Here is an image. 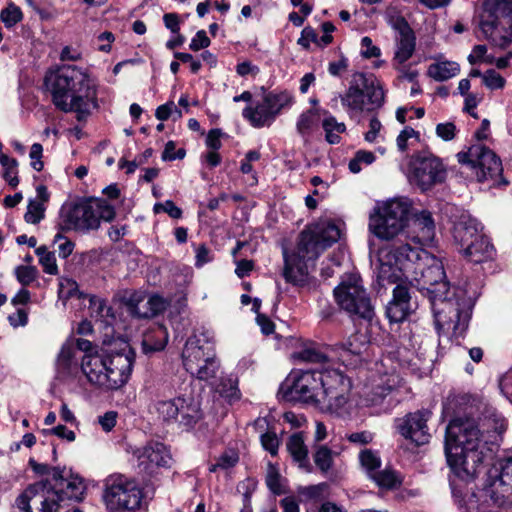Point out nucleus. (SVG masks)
I'll return each mask as SVG.
<instances>
[{"mask_svg": "<svg viewBox=\"0 0 512 512\" xmlns=\"http://www.w3.org/2000/svg\"><path fill=\"white\" fill-rule=\"evenodd\" d=\"M350 380L337 369L294 370L280 386L286 401H298L343 416L348 412Z\"/></svg>", "mask_w": 512, "mask_h": 512, "instance_id": "f257e3e1", "label": "nucleus"}, {"mask_svg": "<svg viewBox=\"0 0 512 512\" xmlns=\"http://www.w3.org/2000/svg\"><path fill=\"white\" fill-rule=\"evenodd\" d=\"M445 454L452 472L469 481L479 472L486 453L482 434L472 420L454 419L446 428Z\"/></svg>", "mask_w": 512, "mask_h": 512, "instance_id": "f03ea898", "label": "nucleus"}, {"mask_svg": "<svg viewBox=\"0 0 512 512\" xmlns=\"http://www.w3.org/2000/svg\"><path fill=\"white\" fill-rule=\"evenodd\" d=\"M54 484L43 480L31 484L17 499L16 505L24 512H57L66 501H81L85 485L78 476L65 475V469L51 467Z\"/></svg>", "mask_w": 512, "mask_h": 512, "instance_id": "7ed1b4c3", "label": "nucleus"}, {"mask_svg": "<svg viewBox=\"0 0 512 512\" xmlns=\"http://www.w3.org/2000/svg\"><path fill=\"white\" fill-rule=\"evenodd\" d=\"M90 79L86 72L74 65H63L45 76V85L52 94L54 105L64 111H75L79 121L90 114V107H96L93 98L85 100L77 95L89 90Z\"/></svg>", "mask_w": 512, "mask_h": 512, "instance_id": "20e7f679", "label": "nucleus"}, {"mask_svg": "<svg viewBox=\"0 0 512 512\" xmlns=\"http://www.w3.org/2000/svg\"><path fill=\"white\" fill-rule=\"evenodd\" d=\"M98 358L102 366L98 372V386L111 391L125 386L135 361V353L128 342L120 337L108 338L107 332L98 351Z\"/></svg>", "mask_w": 512, "mask_h": 512, "instance_id": "39448f33", "label": "nucleus"}, {"mask_svg": "<svg viewBox=\"0 0 512 512\" xmlns=\"http://www.w3.org/2000/svg\"><path fill=\"white\" fill-rule=\"evenodd\" d=\"M429 301L439 333L452 332L455 336H461L466 331L472 303L464 290L449 287L447 292L433 295Z\"/></svg>", "mask_w": 512, "mask_h": 512, "instance_id": "423d86ee", "label": "nucleus"}, {"mask_svg": "<svg viewBox=\"0 0 512 512\" xmlns=\"http://www.w3.org/2000/svg\"><path fill=\"white\" fill-rule=\"evenodd\" d=\"M425 250L419 247H411L409 244L383 248L378 254V282L393 284L405 281L414 276L416 269H420L422 261L427 257Z\"/></svg>", "mask_w": 512, "mask_h": 512, "instance_id": "0eeeda50", "label": "nucleus"}, {"mask_svg": "<svg viewBox=\"0 0 512 512\" xmlns=\"http://www.w3.org/2000/svg\"><path fill=\"white\" fill-rule=\"evenodd\" d=\"M340 99L347 114L355 117L363 112L380 109L385 102V90L374 74L355 72Z\"/></svg>", "mask_w": 512, "mask_h": 512, "instance_id": "6e6552de", "label": "nucleus"}, {"mask_svg": "<svg viewBox=\"0 0 512 512\" xmlns=\"http://www.w3.org/2000/svg\"><path fill=\"white\" fill-rule=\"evenodd\" d=\"M479 27L494 46L508 47L512 42V0H485Z\"/></svg>", "mask_w": 512, "mask_h": 512, "instance_id": "1a4fd4ad", "label": "nucleus"}, {"mask_svg": "<svg viewBox=\"0 0 512 512\" xmlns=\"http://www.w3.org/2000/svg\"><path fill=\"white\" fill-rule=\"evenodd\" d=\"M411 203L407 198H394L377 204L369 217V230L381 240L395 238L406 226Z\"/></svg>", "mask_w": 512, "mask_h": 512, "instance_id": "9d476101", "label": "nucleus"}, {"mask_svg": "<svg viewBox=\"0 0 512 512\" xmlns=\"http://www.w3.org/2000/svg\"><path fill=\"white\" fill-rule=\"evenodd\" d=\"M483 227L477 219L462 216L454 225L453 237L464 256L473 263L494 259L496 250L489 238L482 233Z\"/></svg>", "mask_w": 512, "mask_h": 512, "instance_id": "9b49d317", "label": "nucleus"}, {"mask_svg": "<svg viewBox=\"0 0 512 512\" xmlns=\"http://www.w3.org/2000/svg\"><path fill=\"white\" fill-rule=\"evenodd\" d=\"M143 491L135 480L112 475L105 481L103 501L109 512H135L141 508Z\"/></svg>", "mask_w": 512, "mask_h": 512, "instance_id": "f8f14e48", "label": "nucleus"}, {"mask_svg": "<svg viewBox=\"0 0 512 512\" xmlns=\"http://www.w3.org/2000/svg\"><path fill=\"white\" fill-rule=\"evenodd\" d=\"M334 296L338 305L348 313L368 320L373 317L374 308L360 276L356 274L345 276L334 289Z\"/></svg>", "mask_w": 512, "mask_h": 512, "instance_id": "ddd939ff", "label": "nucleus"}, {"mask_svg": "<svg viewBox=\"0 0 512 512\" xmlns=\"http://www.w3.org/2000/svg\"><path fill=\"white\" fill-rule=\"evenodd\" d=\"M96 199L80 197L62 205L59 214L58 228L61 231L86 232L96 227Z\"/></svg>", "mask_w": 512, "mask_h": 512, "instance_id": "4468645a", "label": "nucleus"}, {"mask_svg": "<svg viewBox=\"0 0 512 512\" xmlns=\"http://www.w3.org/2000/svg\"><path fill=\"white\" fill-rule=\"evenodd\" d=\"M446 170L441 160L428 152L413 155L409 162V182L421 191H427L436 184L442 183Z\"/></svg>", "mask_w": 512, "mask_h": 512, "instance_id": "2eb2a0df", "label": "nucleus"}, {"mask_svg": "<svg viewBox=\"0 0 512 512\" xmlns=\"http://www.w3.org/2000/svg\"><path fill=\"white\" fill-rule=\"evenodd\" d=\"M340 229L331 221H319L303 230L299 235V250L304 256L317 258L325 249L337 242Z\"/></svg>", "mask_w": 512, "mask_h": 512, "instance_id": "dca6fc26", "label": "nucleus"}, {"mask_svg": "<svg viewBox=\"0 0 512 512\" xmlns=\"http://www.w3.org/2000/svg\"><path fill=\"white\" fill-rule=\"evenodd\" d=\"M415 272L408 283L425 292L428 299H431L433 295L447 292L450 287L442 263L429 253L422 261L421 268L416 269Z\"/></svg>", "mask_w": 512, "mask_h": 512, "instance_id": "f3484780", "label": "nucleus"}, {"mask_svg": "<svg viewBox=\"0 0 512 512\" xmlns=\"http://www.w3.org/2000/svg\"><path fill=\"white\" fill-rule=\"evenodd\" d=\"M293 97L288 92L268 93L263 101L256 106H247L243 109V117L253 127L260 128L270 126L279 112L292 103Z\"/></svg>", "mask_w": 512, "mask_h": 512, "instance_id": "a211bd4d", "label": "nucleus"}, {"mask_svg": "<svg viewBox=\"0 0 512 512\" xmlns=\"http://www.w3.org/2000/svg\"><path fill=\"white\" fill-rule=\"evenodd\" d=\"M458 162L477 169L479 181L494 178L501 174L502 163L499 157L482 144L472 145L467 152L457 154Z\"/></svg>", "mask_w": 512, "mask_h": 512, "instance_id": "6ab92c4d", "label": "nucleus"}, {"mask_svg": "<svg viewBox=\"0 0 512 512\" xmlns=\"http://www.w3.org/2000/svg\"><path fill=\"white\" fill-rule=\"evenodd\" d=\"M431 413L428 410H420L408 413L395 420V427L399 434L416 445H424L429 442L430 433L427 421Z\"/></svg>", "mask_w": 512, "mask_h": 512, "instance_id": "aec40b11", "label": "nucleus"}, {"mask_svg": "<svg viewBox=\"0 0 512 512\" xmlns=\"http://www.w3.org/2000/svg\"><path fill=\"white\" fill-rule=\"evenodd\" d=\"M481 497H489L497 507L512 503V458L502 463L498 477L484 489Z\"/></svg>", "mask_w": 512, "mask_h": 512, "instance_id": "412c9836", "label": "nucleus"}, {"mask_svg": "<svg viewBox=\"0 0 512 512\" xmlns=\"http://www.w3.org/2000/svg\"><path fill=\"white\" fill-rule=\"evenodd\" d=\"M283 259V277L285 281L297 287L309 285L310 275L306 262L316 258H309L300 253L299 244L297 243L296 249L291 253L286 248H283Z\"/></svg>", "mask_w": 512, "mask_h": 512, "instance_id": "4be33fe9", "label": "nucleus"}, {"mask_svg": "<svg viewBox=\"0 0 512 512\" xmlns=\"http://www.w3.org/2000/svg\"><path fill=\"white\" fill-rule=\"evenodd\" d=\"M135 455L138 467L141 471L152 474L157 468L166 467L171 460L167 447L160 442H150L146 446L137 449Z\"/></svg>", "mask_w": 512, "mask_h": 512, "instance_id": "5701e85b", "label": "nucleus"}, {"mask_svg": "<svg viewBox=\"0 0 512 512\" xmlns=\"http://www.w3.org/2000/svg\"><path fill=\"white\" fill-rule=\"evenodd\" d=\"M391 26L398 32L394 61L402 65L412 57L415 51L416 37L404 17L397 16L393 18Z\"/></svg>", "mask_w": 512, "mask_h": 512, "instance_id": "b1692460", "label": "nucleus"}, {"mask_svg": "<svg viewBox=\"0 0 512 512\" xmlns=\"http://www.w3.org/2000/svg\"><path fill=\"white\" fill-rule=\"evenodd\" d=\"M215 350L213 343L206 333L193 334L190 336L182 352L184 368L191 373L197 368V364L203 362L207 356V351Z\"/></svg>", "mask_w": 512, "mask_h": 512, "instance_id": "393cba45", "label": "nucleus"}, {"mask_svg": "<svg viewBox=\"0 0 512 512\" xmlns=\"http://www.w3.org/2000/svg\"><path fill=\"white\" fill-rule=\"evenodd\" d=\"M411 296L405 285L398 284L393 289V297L386 307V315L390 322L399 323L411 313Z\"/></svg>", "mask_w": 512, "mask_h": 512, "instance_id": "a878e982", "label": "nucleus"}, {"mask_svg": "<svg viewBox=\"0 0 512 512\" xmlns=\"http://www.w3.org/2000/svg\"><path fill=\"white\" fill-rule=\"evenodd\" d=\"M412 239L420 245L430 244L435 237V223L428 211L415 213L412 219Z\"/></svg>", "mask_w": 512, "mask_h": 512, "instance_id": "bb28decb", "label": "nucleus"}, {"mask_svg": "<svg viewBox=\"0 0 512 512\" xmlns=\"http://www.w3.org/2000/svg\"><path fill=\"white\" fill-rule=\"evenodd\" d=\"M128 306L132 315L149 318L164 310L165 303L158 296H152L145 302L141 295L134 293L128 301Z\"/></svg>", "mask_w": 512, "mask_h": 512, "instance_id": "cd10ccee", "label": "nucleus"}, {"mask_svg": "<svg viewBox=\"0 0 512 512\" xmlns=\"http://www.w3.org/2000/svg\"><path fill=\"white\" fill-rule=\"evenodd\" d=\"M177 406L178 411L176 422L186 428L193 427L202 418L200 404L191 396L177 397Z\"/></svg>", "mask_w": 512, "mask_h": 512, "instance_id": "c85d7f7f", "label": "nucleus"}, {"mask_svg": "<svg viewBox=\"0 0 512 512\" xmlns=\"http://www.w3.org/2000/svg\"><path fill=\"white\" fill-rule=\"evenodd\" d=\"M287 450L294 462L297 463L298 467L303 471L310 473L312 472V465L308 458V449L305 445L303 436L301 433H295L291 435L286 443Z\"/></svg>", "mask_w": 512, "mask_h": 512, "instance_id": "c756f323", "label": "nucleus"}, {"mask_svg": "<svg viewBox=\"0 0 512 512\" xmlns=\"http://www.w3.org/2000/svg\"><path fill=\"white\" fill-rule=\"evenodd\" d=\"M76 347L79 351L84 353L81 361V371L89 382L94 383V378L96 377V348L91 341L84 338H78L76 340Z\"/></svg>", "mask_w": 512, "mask_h": 512, "instance_id": "7c9ffc66", "label": "nucleus"}, {"mask_svg": "<svg viewBox=\"0 0 512 512\" xmlns=\"http://www.w3.org/2000/svg\"><path fill=\"white\" fill-rule=\"evenodd\" d=\"M396 385V378H388L375 384L371 389L365 391L363 402L366 406L381 405L385 398L393 391Z\"/></svg>", "mask_w": 512, "mask_h": 512, "instance_id": "2f4dec72", "label": "nucleus"}, {"mask_svg": "<svg viewBox=\"0 0 512 512\" xmlns=\"http://www.w3.org/2000/svg\"><path fill=\"white\" fill-rule=\"evenodd\" d=\"M168 341L167 330L162 325H154L142 340V347L145 353L163 350Z\"/></svg>", "mask_w": 512, "mask_h": 512, "instance_id": "473e14b6", "label": "nucleus"}, {"mask_svg": "<svg viewBox=\"0 0 512 512\" xmlns=\"http://www.w3.org/2000/svg\"><path fill=\"white\" fill-rule=\"evenodd\" d=\"M177 411V397L169 400H157L150 408V412L155 414L157 419L164 423L176 422Z\"/></svg>", "mask_w": 512, "mask_h": 512, "instance_id": "72a5a7b5", "label": "nucleus"}, {"mask_svg": "<svg viewBox=\"0 0 512 512\" xmlns=\"http://www.w3.org/2000/svg\"><path fill=\"white\" fill-rule=\"evenodd\" d=\"M459 71L458 63L452 61L437 62L428 67V75L436 81H446L456 76Z\"/></svg>", "mask_w": 512, "mask_h": 512, "instance_id": "f704fd0d", "label": "nucleus"}, {"mask_svg": "<svg viewBox=\"0 0 512 512\" xmlns=\"http://www.w3.org/2000/svg\"><path fill=\"white\" fill-rule=\"evenodd\" d=\"M375 484L386 490L396 489L402 484L401 476L394 470L385 468L383 470H377L369 477Z\"/></svg>", "mask_w": 512, "mask_h": 512, "instance_id": "c9c22d12", "label": "nucleus"}, {"mask_svg": "<svg viewBox=\"0 0 512 512\" xmlns=\"http://www.w3.org/2000/svg\"><path fill=\"white\" fill-rule=\"evenodd\" d=\"M74 345L73 340H67L61 347L56 361V369L60 377H65L70 373L74 358Z\"/></svg>", "mask_w": 512, "mask_h": 512, "instance_id": "e433bc0d", "label": "nucleus"}, {"mask_svg": "<svg viewBox=\"0 0 512 512\" xmlns=\"http://www.w3.org/2000/svg\"><path fill=\"white\" fill-rule=\"evenodd\" d=\"M59 298L63 300H70L76 298L77 300H88L90 305L93 304L94 296L84 294L79 291L77 283L72 279H62L59 283Z\"/></svg>", "mask_w": 512, "mask_h": 512, "instance_id": "4c0bfd02", "label": "nucleus"}, {"mask_svg": "<svg viewBox=\"0 0 512 512\" xmlns=\"http://www.w3.org/2000/svg\"><path fill=\"white\" fill-rule=\"evenodd\" d=\"M335 455L337 453L327 445H318L313 452V461L323 474H327L333 467Z\"/></svg>", "mask_w": 512, "mask_h": 512, "instance_id": "58836bf2", "label": "nucleus"}, {"mask_svg": "<svg viewBox=\"0 0 512 512\" xmlns=\"http://www.w3.org/2000/svg\"><path fill=\"white\" fill-rule=\"evenodd\" d=\"M323 129L326 133V140L330 144H338L341 140L340 134L346 129L344 123H339L335 117H328L323 121Z\"/></svg>", "mask_w": 512, "mask_h": 512, "instance_id": "ea45409f", "label": "nucleus"}, {"mask_svg": "<svg viewBox=\"0 0 512 512\" xmlns=\"http://www.w3.org/2000/svg\"><path fill=\"white\" fill-rule=\"evenodd\" d=\"M218 391L229 403L238 401L241 396L240 390L238 389V381L236 378L232 377L222 379L218 386Z\"/></svg>", "mask_w": 512, "mask_h": 512, "instance_id": "a19ab883", "label": "nucleus"}, {"mask_svg": "<svg viewBox=\"0 0 512 512\" xmlns=\"http://www.w3.org/2000/svg\"><path fill=\"white\" fill-rule=\"evenodd\" d=\"M35 253L39 257V263L45 273L50 275L58 274L56 257L53 252L48 251L45 246H40L36 248Z\"/></svg>", "mask_w": 512, "mask_h": 512, "instance_id": "79ce46f5", "label": "nucleus"}, {"mask_svg": "<svg viewBox=\"0 0 512 512\" xmlns=\"http://www.w3.org/2000/svg\"><path fill=\"white\" fill-rule=\"evenodd\" d=\"M359 460L368 477H371V474L379 470L381 466L379 455L370 449L362 450L359 454Z\"/></svg>", "mask_w": 512, "mask_h": 512, "instance_id": "37998d69", "label": "nucleus"}, {"mask_svg": "<svg viewBox=\"0 0 512 512\" xmlns=\"http://www.w3.org/2000/svg\"><path fill=\"white\" fill-rule=\"evenodd\" d=\"M239 461L238 453L233 449L224 451L214 464L209 467L210 472H216L218 469L227 470L234 467Z\"/></svg>", "mask_w": 512, "mask_h": 512, "instance_id": "c03bdc74", "label": "nucleus"}, {"mask_svg": "<svg viewBox=\"0 0 512 512\" xmlns=\"http://www.w3.org/2000/svg\"><path fill=\"white\" fill-rule=\"evenodd\" d=\"M319 116L316 110L309 109L303 112L297 121L296 128L299 134H308L318 123Z\"/></svg>", "mask_w": 512, "mask_h": 512, "instance_id": "a18cd8bd", "label": "nucleus"}, {"mask_svg": "<svg viewBox=\"0 0 512 512\" xmlns=\"http://www.w3.org/2000/svg\"><path fill=\"white\" fill-rule=\"evenodd\" d=\"M46 207L41 201L29 200L24 219L29 224H38L45 217Z\"/></svg>", "mask_w": 512, "mask_h": 512, "instance_id": "49530a36", "label": "nucleus"}, {"mask_svg": "<svg viewBox=\"0 0 512 512\" xmlns=\"http://www.w3.org/2000/svg\"><path fill=\"white\" fill-rule=\"evenodd\" d=\"M23 18L22 11L18 6L10 3L0 13V19L7 28L15 26Z\"/></svg>", "mask_w": 512, "mask_h": 512, "instance_id": "de8ad7c7", "label": "nucleus"}, {"mask_svg": "<svg viewBox=\"0 0 512 512\" xmlns=\"http://www.w3.org/2000/svg\"><path fill=\"white\" fill-rule=\"evenodd\" d=\"M375 161V155L370 151L360 150L349 162V170L356 174L362 170L361 164L370 165Z\"/></svg>", "mask_w": 512, "mask_h": 512, "instance_id": "09e8293b", "label": "nucleus"}, {"mask_svg": "<svg viewBox=\"0 0 512 512\" xmlns=\"http://www.w3.org/2000/svg\"><path fill=\"white\" fill-rule=\"evenodd\" d=\"M483 84L490 90L504 88L506 80L494 69H488L483 73Z\"/></svg>", "mask_w": 512, "mask_h": 512, "instance_id": "8fccbe9b", "label": "nucleus"}, {"mask_svg": "<svg viewBox=\"0 0 512 512\" xmlns=\"http://www.w3.org/2000/svg\"><path fill=\"white\" fill-rule=\"evenodd\" d=\"M299 358L303 361L311 363L325 364L328 361V356L325 352L315 347H308L299 353Z\"/></svg>", "mask_w": 512, "mask_h": 512, "instance_id": "3c124183", "label": "nucleus"}, {"mask_svg": "<svg viewBox=\"0 0 512 512\" xmlns=\"http://www.w3.org/2000/svg\"><path fill=\"white\" fill-rule=\"evenodd\" d=\"M220 367L219 361L215 359L214 361L208 362V364L203 368L197 366L190 374L195 376L199 380H209L215 377L218 369Z\"/></svg>", "mask_w": 512, "mask_h": 512, "instance_id": "603ef678", "label": "nucleus"}, {"mask_svg": "<svg viewBox=\"0 0 512 512\" xmlns=\"http://www.w3.org/2000/svg\"><path fill=\"white\" fill-rule=\"evenodd\" d=\"M153 212L155 214L167 213L173 219H179L182 217V210L172 200H166L165 202L155 203L153 206Z\"/></svg>", "mask_w": 512, "mask_h": 512, "instance_id": "864d4df0", "label": "nucleus"}, {"mask_svg": "<svg viewBox=\"0 0 512 512\" xmlns=\"http://www.w3.org/2000/svg\"><path fill=\"white\" fill-rule=\"evenodd\" d=\"M62 231L60 230L55 236H54V244L57 245V250L59 253V256L62 258H67L70 256L74 250V243L69 240L67 237L63 236Z\"/></svg>", "mask_w": 512, "mask_h": 512, "instance_id": "5fc2aeb1", "label": "nucleus"}, {"mask_svg": "<svg viewBox=\"0 0 512 512\" xmlns=\"http://www.w3.org/2000/svg\"><path fill=\"white\" fill-rule=\"evenodd\" d=\"M15 275L17 280L23 285L27 286L31 284L37 276V270L33 266H18L15 269Z\"/></svg>", "mask_w": 512, "mask_h": 512, "instance_id": "6e6d98bb", "label": "nucleus"}, {"mask_svg": "<svg viewBox=\"0 0 512 512\" xmlns=\"http://www.w3.org/2000/svg\"><path fill=\"white\" fill-rule=\"evenodd\" d=\"M262 447L272 456L277 455L280 441L275 432L267 431L260 437Z\"/></svg>", "mask_w": 512, "mask_h": 512, "instance_id": "4d7b16f0", "label": "nucleus"}, {"mask_svg": "<svg viewBox=\"0 0 512 512\" xmlns=\"http://www.w3.org/2000/svg\"><path fill=\"white\" fill-rule=\"evenodd\" d=\"M359 334L351 335L344 344V351L355 356H359L365 350V342L361 341Z\"/></svg>", "mask_w": 512, "mask_h": 512, "instance_id": "13d9d810", "label": "nucleus"}, {"mask_svg": "<svg viewBox=\"0 0 512 512\" xmlns=\"http://www.w3.org/2000/svg\"><path fill=\"white\" fill-rule=\"evenodd\" d=\"M29 157L31 160V167L37 172L42 171L44 168V162L42 161L43 147L40 143H34L31 146Z\"/></svg>", "mask_w": 512, "mask_h": 512, "instance_id": "bf43d9fd", "label": "nucleus"}, {"mask_svg": "<svg viewBox=\"0 0 512 512\" xmlns=\"http://www.w3.org/2000/svg\"><path fill=\"white\" fill-rule=\"evenodd\" d=\"M435 132L443 141H451L456 136L457 128L453 122H444L436 125Z\"/></svg>", "mask_w": 512, "mask_h": 512, "instance_id": "052dcab7", "label": "nucleus"}, {"mask_svg": "<svg viewBox=\"0 0 512 512\" xmlns=\"http://www.w3.org/2000/svg\"><path fill=\"white\" fill-rule=\"evenodd\" d=\"M280 478L281 476L277 468L274 465L269 464L266 474V484L273 493L281 492Z\"/></svg>", "mask_w": 512, "mask_h": 512, "instance_id": "680f3d73", "label": "nucleus"}, {"mask_svg": "<svg viewBox=\"0 0 512 512\" xmlns=\"http://www.w3.org/2000/svg\"><path fill=\"white\" fill-rule=\"evenodd\" d=\"M361 55L364 58L379 57L381 50L373 44L370 37L365 36L361 39Z\"/></svg>", "mask_w": 512, "mask_h": 512, "instance_id": "e2e57ef3", "label": "nucleus"}, {"mask_svg": "<svg viewBox=\"0 0 512 512\" xmlns=\"http://www.w3.org/2000/svg\"><path fill=\"white\" fill-rule=\"evenodd\" d=\"M311 42H318V34L315 29L310 26L305 27L297 43L305 49H308Z\"/></svg>", "mask_w": 512, "mask_h": 512, "instance_id": "0e129e2a", "label": "nucleus"}, {"mask_svg": "<svg viewBox=\"0 0 512 512\" xmlns=\"http://www.w3.org/2000/svg\"><path fill=\"white\" fill-rule=\"evenodd\" d=\"M44 434L49 435L53 434L61 439H65L69 442H72L75 440V433L72 430H69L64 425H58L56 427H53L51 429L43 430Z\"/></svg>", "mask_w": 512, "mask_h": 512, "instance_id": "69168bd1", "label": "nucleus"}, {"mask_svg": "<svg viewBox=\"0 0 512 512\" xmlns=\"http://www.w3.org/2000/svg\"><path fill=\"white\" fill-rule=\"evenodd\" d=\"M209 45L210 39L207 37L206 32L204 30H199L192 38L189 47L193 51H198L200 49L207 48Z\"/></svg>", "mask_w": 512, "mask_h": 512, "instance_id": "338daca9", "label": "nucleus"}, {"mask_svg": "<svg viewBox=\"0 0 512 512\" xmlns=\"http://www.w3.org/2000/svg\"><path fill=\"white\" fill-rule=\"evenodd\" d=\"M118 414L115 411H108L98 418V424L106 432H110L116 425Z\"/></svg>", "mask_w": 512, "mask_h": 512, "instance_id": "774afa93", "label": "nucleus"}]
</instances>
